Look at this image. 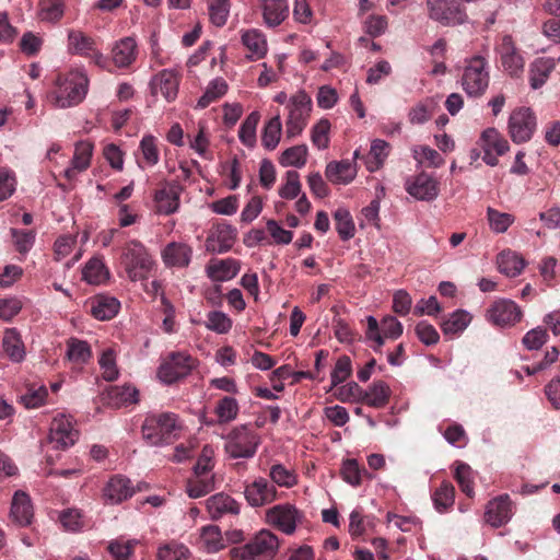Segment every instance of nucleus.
<instances>
[{
  "mask_svg": "<svg viewBox=\"0 0 560 560\" xmlns=\"http://www.w3.org/2000/svg\"><path fill=\"white\" fill-rule=\"evenodd\" d=\"M389 144L385 140L375 139L372 141L371 149L366 159V168L370 172L380 170L388 156Z\"/></svg>",
  "mask_w": 560,
  "mask_h": 560,
  "instance_id": "obj_42",
  "label": "nucleus"
},
{
  "mask_svg": "<svg viewBox=\"0 0 560 560\" xmlns=\"http://www.w3.org/2000/svg\"><path fill=\"white\" fill-rule=\"evenodd\" d=\"M434 107L435 103L430 98L418 103L409 112L410 122L417 125L427 122L431 118Z\"/></svg>",
  "mask_w": 560,
  "mask_h": 560,
  "instance_id": "obj_61",
  "label": "nucleus"
},
{
  "mask_svg": "<svg viewBox=\"0 0 560 560\" xmlns=\"http://www.w3.org/2000/svg\"><path fill=\"white\" fill-rule=\"evenodd\" d=\"M135 490L131 487V482L128 478L116 475L113 476L103 489V497L106 502L110 504H118L129 499L133 494Z\"/></svg>",
  "mask_w": 560,
  "mask_h": 560,
  "instance_id": "obj_22",
  "label": "nucleus"
},
{
  "mask_svg": "<svg viewBox=\"0 0 560 560\" xmlns=\"http://www.w3.org/2000/svg\"><path fill=\"white\" fill-rule=\"evenodd\" d=\"M489 65L485 57L477 55L467 60L462 75V86L470 97H479L489 86Z\"/></svg>",
  "mask_w": 560,
  "mask_h": 560,
  "instance_id": "obj_5",
  "label": "nucleus"
},
{
  "mask_svg": "<svg viewBox=\"0 0 560 560\" xmlns=\"http://www.w3.org/2000/svg\"><path fill=\"white\" fill-rule=\"evenodd\" d=\"M460 490L469 498L475 495L472 470L469 465L459 463L454 475Z\"/></svg>",
  "mask_w": 560,
  "mask_h": 560,
  "instance_id": "obj_56",
  "label": "nucleus"
},
{
  "mask_svg": "<svg viewBox=\"0 0 560 560\" xmlns=\"http://www.w3.org/2000/svg\"><path fill=\"white\" fill-rule=\"evenodd\" d=\"M487 219L489 226L494 233H504L514 222V215L508 212H500L493 208H488Z\"/></svg>",
  "mask_w": 560,
  "mask_h": 560,
  "instance_id": "obj_54",
  "label": "nucleus"
},
{
  "mask_svg": "<svg viewBox=\"0 0 560 560\" xmlns=\"http://www.w3.org/2000/svg\"><path fill=\"white\" fill-rule=\"evenodd\" d=\"M238 402L235 398L225 396L218 401L215 413L220 423H229L236 419L238 415Z\"/></svg>",
  "mask_w": 560,
  "mask_h": 560,
  "instance_id": "obj_52",
  "label": "nucleus"
},
{
  "mask_svg": "<svg viewBox=\"0 0 560 560\" xmlns=\"http://www.w3.org/2000/svg\"><path fill=\"white\" fill-rule=\"evenodd\" d=\"M120 302L114 296L100 295L91 303V314L100 320L112 319L119 311Z\"/></svg>",
  "mask_w": 560,
  "mask_h": 560,
  "instance_id": "obj_36",
  "label": "nucleus"
},
{
  "mask_svg": "<svg viewBox=\"0 0 560 560\" xmlns=\"http://www.w3.org/2000/svg\"><path fill=\"white\" fill-rule=\"evenodd\" d=\"M115 405H129L138 401L139 392L131 385L115 386L109 392Z\"/></svg>",
  "mask_w": 560,
  "mask_h": 560,
  "instance_id": "obj_58",
  "label": "nucleus"
},
{
  "mask_svg": "<svg viewBox=\"0 0 560 560\" xmlns=\"http://www.w3.org/2000/svg\"><path fill=\"white\" fill-rule=\"evenodd\" d=\"M525 267L524 259L512 250L502 252L498 256V268L501 273L508 277L518 276Z\"/></svg>",
  "mask_w": 560,
  "mask_h": 560,
  "instance_id": "obj_40",
  "label": "nucleus"
},
{
  "mask_svg": "<svg viewBox=\"0 0 560 560\" xmlns=\"http://www.w3.org/2000/svg\"><path fill=\"white\" fill-rule=\"evenodd\" d=\"M405 189L417 200L432 201L440 194V183L434 176L421 172L406 180Z\"/></svg>",
  "mask_w": 560,
  "mask_h": 560,
  "instance_id": "obj_11",
  "label": "nucleus"
},
{
  "mask_svg": "<svg viewBox=\"0 0 560 560\" xmlns=\"http://www.w3.org/2000/svg\"><path fill=\"white\" fill-rule=\"evenodd\" d=\"M228 92V83L223 78H215L211 80L197 102L198 108H206L211 103L222 97Z\"/></svg>",
  "mask_w": 560,
  "mask_h": 560,
  "instance_id": "obj_43",
  "label": "nucleus"
},
{
  "mask_svg": "<svg viewBox=\"0 0 560 560\" xmlns=\"http://www.w3.org/2000/svg\"><path fill=\"white\" fill-rule=\"evenodd\" d=\"M269 476L272 482L280 487L291 488L296 483L295 474L282 464L272 465Z\"/></svg>",
  "mask_w": 560,
  "mask_h": 560,
  "instance_id": "obj_59",
  "label": "nucleus"
},
{
  "mask_svg": "<svg viewBox=\"0 0 560 560\" xmlns=\"http://www.w3.org/2000/svg\"><path fill=\"white\" fill-rule=\"evenodd\" d=\"M300 175L296 171H288L284 177V184L279 188V196L283 199H294L301 192Z\"/></svg>",
  "mask_w": 560,
  "mask_h": 560,
  "instance_id": "obj_55",
  "label": "nucleus"
},
{
  "mask_svg": "<svg viewBox=\"0 0 560 560\" xmlns=\"http://www.w3.org/2000/svg\"><path fill=\"white\" fill-rule=\"evenodd\" d=\"M121 264L131 281L144 280L154 267V260L145 246L132 240L124 247Z\"/></svg>",
  "mask_w": 560,
  "mask_h": 560,
  "instance_id": "obj_3",
  "label": "nucleus"
},
{
  "mask_svg": "<svg viewBox=\"0 0 560 560\" xmlns=\"http://www.w3.org/2000/svg\"><path fill=\"white\" fill-rule=\"evenodd\" d=\"M179 428L178 418L173 412H163L145 418L142 424V436L154 446L170 442L171 434Z\"/></svg>",
  "mask_w": 560,
  "mask_h": 560,
  "instance_id": "obj_7",
  "label": "nucleus"
},
{
  "mask_svg": "<svg viewBox=\"0 0 560 560\" xmlns=\"http://www.w3.org/2000/svg\"><path fill=\"white\" fill-rule=\"evenodd\" d=\"M180 187L176 183H165L154 194L156 211L161 214H172L179 207Z\"/></svg>",
  "mask_w": 560,
  "mask_h": 560,
  "instance_id": "obj_21",
  "label": "nucleus"
},
{
  "mask_svg": "<svg viewBox=\"0 0 560 560\" xmlns=\"http://www.w3.org/2000/svg\"><path fill=\"white\" fill-rule=\"evenodd\" d=\"M95 39L80 30L70 28L67 32V50L71 55L88 58L94 51Z\"/></svg>",
  "mask_w": 560,
  "mask_h": 560,
  "instance_id": "obj_28",
  "label": "nucleus"
},
{
  "mask_svg": "<svg viewBox=\"0 0 560 560\" xmlns=\"http://www.w3.org/2000/svg\"><path fill=\"white\" fill-rule=\"evenodd\" d=\"M240 261L233 258L211 260L207 267V276L217 282H224L233 279L240 271Z\"/></svg>",
  "mask_w": 560,
  "mask_h": 560,
  "instance_id": "obj_26",
  "label": "nucleus"
},
{
  "mask_svg": "<svg viewBox=\"0 0 560 560\" xmlns=\"http://www.w3.org/2000/svg\"><path fill=\"white\" fill-rule=\"evenodd\" d=\"M559 59L552 57L536 58L529 66V83L534 90L541 88L555 70Z\"/></svg>",
  "mask_w": 560,
  "mask_h": 560,
  "instance_id": "obj_31",
  "label": "nucleus"
},
{
  "mask_svg": "<svg viewBox=\"0 0 560 560\" xmlns=\"http://www.w3.org/2000/svg\"><path fill=\"white\" fill-rule=\"evenodd\" d=\"M536 129V117L532 109L520 107L514 109L509 118V132L515 143L530 140Z\"/></svg>",
  "mask_w": 560,
  "mask_h": 560,
  "instance_id": "obj_10",
  "label": "nucleus"
},
{
  "mask_svg": "<svg viewBox=\"0 0 560 560\" xmlns=\"http://www.w3.org/2000/svg\"><path fill=\"white\" fill-rule=\"evenodd\" d=\"M428 15L443 26H456L468 22L466 8L459 0H427Z\"/></svg>",
  "mask_w": 560,
  "mask_h": 560,
  "instance_id": "obj_8",
  "label": "nucleus"
},
{
  "mask_svg": "<svg viewBox=\"0 0 560 560\" xmlns=\"http://www.w3.org/2000/svg\"><path fill=\"white\" fill-rule=\"evenodd\" d=\"M236 236L237 231L234 226L219 223L210 231L206 241V248L211 253H226L232 248Z\"/></svg>",
  "mask_w": 560,
  "mask_h": 560,
  "instance_id": "obj_17",
  "label": "nucleus"
},
{
  "mask_svg": "<svg viewBox=\"0 0 560 560\" xmlns=\"http://www.w3.org/2000/svg\"><path fill=\"white\" fill-rule=\"evenodd\" d=\"M455 489L448 481H443L434 491L432 500L434 508L440 512H445L454 503Z\"/></svg>",
  "mask_w": 560,
  "mask_h": 560,
  "instance_id": "obj_51",
  "label": "nucleus"
},
{
  "mask_svg": "<svg viewBox=\"0 0 560 560\" xmlns=\"http://www.w3.org/2000/svg\"><path fill=\"white\" fill-rule=\"evenodd\" d=\"M336 231L342 241L354 236L355 226L350 212L345 208H338L334 213Z\"/></svg>",
  "mask_w": 560,
  "mask_h": 560,
  "instance_id": "obj_46",
  "label": "nucleus"
},
{
  "mask_svg": "<svg viewBox=\"0 0 560 560\" xmlns=\"http://www.w3.org/2000/svg\"><path fill=\"white\" fill-rule=\"evenodd\" d=\"M325 176L335 185H348L357 176V164L350 160L329 162L326 165Z\"/></svg>",
  "mask_w": 560,
  "mask_h": 560,
  "instance_id": "obj_23",
  "label": "nucleus"
},
{
  "mask_svg": "<svg viewBox=\"0 0 560 560\" xmlns=\"http://www.w3.org/2000/svg\"><path fill=\"white\" fill-rule=\"evenodd\" d=\"M472 316L465 310H456L441 323L443 334L450 338L460 335L471 323Z\"/></svg>",
  "mask_w": 560,
  "mask_h": 560,
  "instance_id": "obj_35",
  "label": "nucleus"
},
{
  "mask_svg": "<svg viewBox=\"0 0 560 560\" xmlns=\"http://www.w3.org/2000/svg\"><path fill=\"white\" fill-rule=\"evenodd\" d=\"M329 130L330 122L328 119H320L315 124L311 131V139L313 144L318 150H325L329 145Z\"/></svg>",
  "mask_w": 560,
  "mask_h": 560,
  "instance_id": "obj_60",
  "label": "nucleus"
},
{
  "mask_svg": "<svg viewBox=\"0 0 560 560\" xmlns=\"http://www.w3.org/2000/svg\"><path fill=\"white\" fill-rule=\"evenodd\" d=\"M93 145L88 141L78 142L71 166L65 170V176L71 180L78 173L85 171L91 163Z\"/></svg>",
  "mask_w": 560,
  "mask_h": 560,
  "instance_id": "obj_33",
  "label": "nucleus"
},
{
  "mask_svg": "<svg viewBox=\"0 0 560 560\" xmlns=\"http://www.w3.org/2000/svg\"><path fill=\"white\" fill-rule=\"evenodd\" d=\"M514 515V504L509 494H500L490 500L485 510V522L493 528L508 524Z\"/></svg>",
  "mask_w": 560,
  "mask_h": 560,
  "instance_id": "obj_13",
  "label": "nucleus"
},
{
  "mask_svg": "<svg viewBox=\"0 0 560 560\" xmlns=\"http://www.w3.org/2000/svg\"><path fill=\"white\" fill-rule=\"evenodd\" d=\"M224 439L226 454L235 459L254 457L260 444L258 433L247 424L233 428Z\"/></svg>",
  "mask_w": 560,
  "mask_h": 560,
  "instance_id": "obj_4",
  "label": "nucleus"
},
{
  "mask_svg": "<svg viewBox=\"0 0 560 560\" xmlns=\"http://www.w3.org/2000/svg\"><path fill=\"white\" fill-rule=\"evenodd\" d=\"M307 158V147L305 144L294 145L284 150L279 159L283 167L293 166L301 168L305 165Z\"/></svg>",
  "mask_w": 560,
  "mask_h": 560,
  "instance_id": "obj_50",
  "label": "nucleus"
},
{
  "mask_svg": "<svg viewBox=\"0 0 560 560\" xmlns=\"http://www.w3.org/2000/svg\"><path fill=\"white\" fill-rule=\"evenodd\" d=\"M179 79L172 70H163L152 81V91L155 95L161 94L167 102L176 98L178 93Z\"/></svg>",
  "mask_w": 560,
  "mask_h": 560,
  "instance_id": "obj_29",
  "label": "nucleus"
},
{
  "mask_svg": "<svg viewBox=\"0 0 560 560\" xmlns=\"http://www.w3.org/2000/svg\"><path fill=\"white\" fill-rule=\"evenodd\" d=\"M241 40L250 52V59H261L266 56L268 44L265 34L260 30L249 28L242 31Z\"/></svg>",
  "mask_w": 560,
  "mask_h": 560,
  "instance_id": "obj_32",
  "label": "nucleus"
},
{
  "mask_svg": "<svg viewBox=\"0 0 560 560\" xmlns=\"http://www.w3.org/2000/svg\"><path fill=\"white\" fill-rule=\"evenodd\" d=\"M278 549V537L268 529H261L247 544L233 547L230 560H268L276 556Z\"/></svg>",
  "mask_w": 560,
  "mask_h": 560,
  "instance_id": "obj_2",
  "label": "nucleus"
},
{
  "mask_svg": "<svg viewBox=\"0 0 560 560\" xmlns=\"http://www.w3.org/2000/svg\"><path fill=\"white\" fill-rule=\"evenodd\" d=\"M389 399V387L383 382H375L364 394L366 405L374 408L384 407Z\"/></svg>",
  "mask_w": 560,
  "mask_h": 560,
  "instance_id": "obj_47",
  "label": "nucleus"
},
{
  "mask_svg": "<svg viewBox=\"0 0 560 560\" xmlns=\"http://www.w3.org/2000/svg\"><path fill=\"white\" fill-rule=\"evenodd\" d=\"M312 105V98L303 90L298 91L289 98L287 104L288 118L285 120L287 138L292 139L302 133L307 125Z\"/></svg>",
  "mask_w": 560,
  "mask_h": 560,
  "instance_id": "obj_6",
  "label": "nucleus"
},
{
  "mask_svg": "<svg viewBox=\"0 0 560 560\" xmlns=\"http://www.w3.org/2000/svg\"><path fill=\"white\" fill-rule=\"evenodd\" d=\"M138 46L132 37H124L117 40L112 48L113 63L118 68H128L137 58Z\"/></svg>",
  "mask_w": 560,
  "mask_h": 560,
  "instance_id": "obj_25",
  "label": "nucleus"
},
{
  "mask_svg": "<svg viewBox=\"0 0 560 560\" xmlns=\"http://www.w3.org/2000/svg\"><path fill=\"white\" fill-rule=\"evenodd\" d=\"M206 506L210 518L213 521H218L228 515H238L241 511L240 503L224 492L215 493L208 498Z\"/></svg>",
  "mask_w": 560,
  "mask_h": 560,
  "instance_id": "obj_20",
  "label": "nucleus"
},
{
  "mask_svg": "<svg viewBox=\"0 0 560 560\" xmlns=\"http://www.w3.org/2000/svg\"><path fill=\"white\" fill-rule=\"evenodd\" d=\"M137 540L116 539L108 544V552L114 560H129Z\"/></svg>",
  "mask_w": 560,
  "mask_h": 560,
  "instance_id": "obj_63",
  "label": "nucleus"
},
{
  "mask_svg": "<svg viewBox=\"0 0 560 560\" xmlns=\"http://www.w3.org/2000/svg\"><path fill=\"white\" fill-rule=\"evenodd\" d=\"M479 145L483 151L482 160L489 166L498 164V156L509 151V142L495 128H487L480 136Z\"/></svg>",
  "mask_w": 560,
  "mask_h": 560,
  "instance_id": "obj_14",
  "label": "nucleus"
},
{
  "mask_svg": "<svg viewBox=\"0 0 560 560\" xmlns=\"http://www.w3.org/2000/svg\"><path fill=\"white\" fill-rule=\"evenodd\" d=\"M65 0H39L37 16L42 22L57 24L65 15Z\"/></svg>",
  "mask_w": 560,
  "mask_h": 560,
  "instance_id": "obj_37",
  "label": "nucleus"
},
{
  "mask_svg": "<svg viewBox=\"0 0 560 560\" xmlns=\"http://www.w3.org/2000/svg\"><path fill=\"white\" fill-rule=\"evenodd\" d=\"M244 494L250 506L258 508L275 501L277 489L267 479L259 477L245 487Z\"/></svg>",
  "mask_w": 560,
  "mask_h": 560,
  "instance_id": "obj_19",
  "label": "nucleus"
},
{
  "mask_svg": "<svg viewBox=\"0 0 560 560\" xmlns=\"http://www.w3.org/2000/svg\"><path fill=\"white\" fill-rule=\"evenodd\" d=\"M230 0H212L209 4L210 21L215 26H223L230 13Z\"/></svg>",
  "mask_w": 560,
  "mask_h": 560,
  "instance_id": "obj_62",
  "label": "nucleus"
},
{
  "mask_svg": "<svg viewBox=\"0 0 560 560\" xmlns=\"http://www.w3.org/2000/svg\"><path fill=\"white\" fill-rule=\"evenodd\" d=\"M215 489L214 476L195 475L186 482V493L191 499H198L207 495Z\"/></svg>",
  "mask_w": 560,
  "mask_h": 560,
  "instance_id": "obj_39",
  "label": "nucleus"
},
{
  "mask_svg": "<svg viewBox=\"0 0 560 560\" xmlns=\"http://www.w3.org/2000/svg\"><path fill=\"white\" fill-rule=\"evenodd\" d=\"M140 156H137V163L140 168L152 167L160 161V149L158 139L152 135H144L138 149Z\"/></svg>",
  "mask_w": 560,
  "mask_h": 560,
  "instance_id": "obj_34",
  "label": "nucleus"
},
{
  "mask_svg": "<svg viewBox=\"0 0 560 560\" xmlns=\"http://www.w3.org/2000/svg\"><path fill=\"white\" fill-rule=\"evenodd\" d=\"M189 556V549L177 541H170L158 549V560H187Z\"/></svg>",
  "mask_w": 560,
  "mask_h": 560,
  "instance_id": "obj_53",
  "label": "nucleus"
},
{
  "mask_svg": "<svg viewBox=\"0 0 560 560\" xmlns=\"http://www.w3.org/2000/svg\"><path fill=\"white\" fill-rule=\"evenodd\" d=\"M206 327L217 334H226L232 328V319L223 312L212 311L207 315Z\"/></svg>",
  "mask_w": 560,
  "mask_h": 560,
  "instance_id": "obj_57",
  "label": "nucleus"
},
{
  "mask_svg": "<svg viewBox=\"0 0 560 560\" xmlns=\"http://www.w3.org/2000/svg\"><path fill=\"white\" fill-rule=\"evenodd\" d=\"M92 355L90 345L77 338H70L67 341V359L77 365L85 364Z\"/></svg>",
  "mask_w": 560,
  "mask_h": 560,
  "instance_id": "obj_41",
  "label": "nucleus"
},
{
  "mask_svg": "<svg viewBox=\"0 0 560 560\" xmlns=\"http://www.w3.org/2000/svg\"><path fill=\"white\" fill-rule=\"evenodd\" d=\"M2 347L7 355L13 362H22L25 358V347L20 332L15 328L4 331Z\"/></svg>",
  "mask_w": 560,
  "mask_h": 560,
  "instance_id": "obj_38",
  "label": "nucleus"
},
{
  "mask_svg": "<svg viewBox=\"0 0 560 560\" xmlns=\"http://www.w3.org/2000/svg\"><path fill=\"white\" fill-rule=\"evenodd\" d=\"M282 132L280 115H276L264 127L261 143L267 150H273L278 145Z\"/></svg>",
  "mask_w": 560,
  "mask_h": 560,
  "instance_id": "obj_45",
  "label": "nucleus"
},
{
  "mask_svg": "<svg viewBox=\"0 0 560 560\" xmlns=\"http://www.w3.org/2000/svg\"><path fill=\"white\" fill-rule=\"evenodd\" d=\"M264 23L268 27L280 25L289 15L287 0H258Z\"/></svg>",
  "mask_w": 560,
  "mask_h": 560,
  "instance_id": "obj_24",
  "label": "nucleus"
},
{
  "mask_svg": "<svg viewBox=\"0 0 560 560\" xmlns=\"http://www.w3.org/2000/svg\"><path fill=\"white\" fill-rule=\"evenodd\" d=\"M486 317L495 326H512L521 320L522 311L512 300H498L487 311Z\"/></svg>",
  "mask_w": 560,
  "mask_h": 560,
  "instance_id": "obj_16",
  "label": "nucleus"
},
{
  "mask_svg": "<svg viewBox=\"0 0 560 560\" xmlns=\"http://www.w3.org/2000/svg\"><path fill=\"white\" fill-rule=\"evenodd\" d=\"M78 440V431L73 428L72 419L66 415L56 416L49 428L48 441L55 448H68Z\"/></svg>",
  "mask_w": 560,
  "mask_h": 560,
  "instance_id": "obj_12",
  "label": "nucleus"
},
{
  "mask_svg": "<svg viewBox=\"0 0 560 560\" xmlns=\"http://www.w3.org/2000/svg\"><path fill=\"white\" fill-rule=\"evenodd\" d=\"M108 277V271L100 258H91L82 270V279L90 284H100Z\"/></svg>",
  "mask_w": 560,
  "mask_h": 560,
  "instance_id": "obj_44",
  "label": "nucleus"
},
{
  "mask_svg": "<svg viewBox=\"0 0 560 560\" xmlns=\"http://www.w3.org/2000/svg\"><path fill=\"white\" fill-rule=\"evenodd\" d=\"M498 50L503 70L511 77H520L524 71L525 61L510 35L502 38Z\"/></svg>",
  "mask_w": 560,
  "mask_h": 560,
  "instance_id": "obj_18",
  "label": "nucleus"
},
{
  "mask_svg": "<svg viewBox=\"0 0 560 560\" xmlns=\"http://www.w3.org/2000/svg\"><path fill=\"white\" fill-rule=\"evenodd\" d=\"M89 90V78L84 69H74L58 75L51 94L52 104L58 108H69L79 105L85 98Z\"/></svg>",
  "mask_w": 560,
  "mask_h": 560,
  "instance_id": "obj_1",
  "label": "nucleus"
},
{
  "mask_svg": "<svg viewBox=\"0 0 560 560\" xmlns=\"http://www.w3.org/2000/svg\"><path fill=\"white\" fill-rule=\"evenodd\" d=\"M200 541L207 552H218L224 547L221 530L215 525H208L202 527Z\"/></svg>",
  "mask_w": 560,
  "mask_h": 560,
  "instance_id": "obj_48",
  "label": "nucleus"
},
{
  "mask_svg": "<svg viewBox=\"0 0 560 560\" xmlns=\"http://www.w3.org/2000/svg\"><path fill=\"white\" fill-rule=\"evenodd\" d=\"M259 119V113L253 112L246 117L240 127L238 138L241 142L248 148H253L256 144V129Z\"/></svg>",
  "mask_w": 560,
  "mask_h": 560,
  "instance_id": "obj_49",
  "label": "nucleus"
},
{
  "mask_svg": "<svg viewBox=\"0 0 560 560\" xmlns=\"http://www.w3.org/2000/svg\"><path fill=\"white\" fill-rule=\"evenodd\" d=\"M196 366V360L187 352H171L158 369V377L164 384H173L186 377Z\"/></svg>",
  "mask_w": 560,
  "mask_h": 560,
  "instance_id": "obj_9",
  "label": "nucleus"
},
{
  "mask_svg": "<svg viewBox=\"0 0 560 560\" xmlns=\"http://www.w3.org/2000/svg\"><path fill=\"white\" fill-rule=\"evenodd\" d=\"M352 372L351 360L348 355H341L331 372L330 381L331 387H335L345 382Z\"/></svg>",
  "mask_w": 560,
  "mask_h": 560,
  "instance_id": "obj_64",
  "label": "nucleus"
},
{
  "mask_svg": "<svg viewBox=\"0 0 560 560\" xmlns=\"http://www.w3.org/2000/svg\"><path fill=\"white\" fill-rule=\"evenodd\" d=\"M33 515L30 495L22 490H18L11 503L10 516L12 521L20 526H27L31 524Z\"/></svg>",
  "mask_w": 560,
  "mask_h": 560,
  "instance_id": "obj_27",
  "label": "nucleus"
},
{
  "mask_svg": "<svg viewBox=\"0 0 560 560\" xmlns=\"http://www.w3.org/2000/svg\"><path fill=\"white\" fill-rule=\"evenodd\" d=\"M267 522L287 535L295 532L296 524L301 521V513L291 504H279L269 509L266 513Z\"/></svg>",
  "mask_w": 560,
  "mask_h": 560,
  "instance_id": "obj_15",
  "label": "nucleus"
},
{
  "mask_svg": "<svg viewBox=\"0 0 560 560\" xmlns=\"http://www.w3.org/2000/svg\"><path fill=\"white\" fill-rule=\"evenodd\" d=\"M191 256L192 249L186 243H170L162 252L163 261L170 267H187L191 260Z\"/></svg>",
  "mask_w": 560,
  "mask_h": 560,
  "instance_id": "obj_30",
  "label": "nucleus"
}]
</instances>
